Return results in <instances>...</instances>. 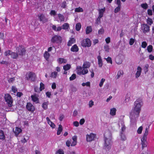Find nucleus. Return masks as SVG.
Masks as SVG:
<instances>
[{
	"label": "nucleus",
	"mask_w": 154,
	"mask_h": 154,
	"mask_svg": "<svg viewBox=\"0 0 154 154\" xmlns=\"http://www.w3.org/2000/svg\"><path fill=\"white\" fill-rule=\"evenodd\" d=\"M143 103L141 99L139 98L134 103V107L130 113L131 125L132 127L136 126L137 120L138 118L141 110V107Z\"/></svg>",
	"instance_id": "obj_1"
},
{
	"label": "nucleus",
	"mask_w": 154,
	"mask_h": 154,
	"mask_svg": "<svg viewBox=\"0 0 154 154\" xmlns=\"http://www.w3.org/2000/svg\"><path fill=\"white\" fill-rule=\"evenodd\" d=\"M26 78L28 80L34 82L36 80V75L32 72H29L26 74Z\"/></svg>",
	"instance_id": "obj_2"
},
{
	"label": "nucleus",
	"mask_w": 154,
	"mask_h": 154,
	"mask_svg": "<svg viewBox=\"0 0 154 154\" xmlns=\"http://www.w3.org/2000/svg\"><path fill=\"white\" fill-rule=\"evenodd\" d=\"M17 53L19 55L23 56L25 54L26 50L22 45H19L16 48Z\"/></svg>",
	"instance_id": "obj_3"
},
{
	"label": "nucleus",
	"mask_w": 154,
	"mask_h": 154,
	"mask_svg": "<svg viewBox=\"0 0 154 154\" xmlns=\"http://www.w3.org/2000/svg\"><path fill=\"white\" fill-rule=\"evenodd\" d=\"M61 37L60 35H54L51 40V42L53 43H59L61 42Z\"/></svg>",
	"instance_id": "obj_4"
},
{
	"label": "nucleus",
	"mask_w": 154,
	"mask_h": 154,
	"mask_svg": "<svg viewBox=\"0 0 154 154\" xmlns=\"http://www.w3.org/2000/svg\"><path fill=\"white\" fill-rule=\"evenodd\" d=\"M5 98L6 102L8 104V106L11 107L12 105L13 100L10 95L9 94H5Z\"/></svg>",
	"instance_id": "obj_5"
},
{
	"label": "nucleus",
	"mask_w": 154,
	"mask_h": 154,
	"mask_svg": "<svg viewBox=\"0 0 154 154\" xmlns=\"http://www.w3.org/2000/svg\"><path fill=\"white\" fill-rule=\"evenodd\" d=\"M108 133L109 135L108 137L106 136L105 134H104L105 144H111L112 143L111 133L109 132H108Z\"/></svg>",
	"instance_id": "obj_6"
},
{
	"label": "nucleus",
	"mask_w": 154,
	"mask_h": 154,
	"mask_svg": "<svg viewBox=\"0 0 154 154\" xmlns=\"http://www.w3.org/2000/svg\"><path fill=\"white\" fill-rule=\"evenodd\" d=\"M82 45L84 47H89L91 45V41L88 38L84 39L82 41L81 43Z\"/></svg>",
	"instance_id": "obj_7"
},
{
	"label": "nucleus",
	"mask_w": 154,
	"mask_h": 154,
	"mask_svg": "<svg viewBox=\"0 0 154 154\" xmlns=\"http://www.w3.org/2000/svg\"><path fill=\"white\" fill-rule=\"evenodd\" d=\"M141 29L143 33H146L149 32L150 27L147 24H143L141 25Z\"/></svg>",
	"instance_id": "obj_8"
},
{
	"label": "nucleus",
	"mask_w": 154,
	"mask_h": 154,
	"mask_svg": "<svg viewBox=\"0 0 154 154\" xmlns=\"http://www.w3.org/2000/svg\"><path fill=\"white\" fill-rule=\"evenodd\" d=\"M37 16L39 20L40 21H42L43 23H46L48 21V19L43 14H38Z\"/></svg>",
	"instance_id": "obj_9"
},
{
	"label": "nucleus",
	"mask_w": 154,
	"mask_h": 154,
	"mask_svg": "<svg viewBox=\"0 0 154 154\" xmlns=\"http://www.w3.org/2000/svg\"><path fill=\"white\" fill-rule=\"evenodd\" d=\"M96 136L95 134L91 133L90 134H87L86 136V139L87 141L90 142L94 140Z\"/></svg>",
	"instance_id": "obj_10"
},
{
	"label": "nucleus",
	"mask_w": 154,
	"mask_h": 154,
	"mask_svg": "<svg viewBox=\"0 0 154 154\" xmlns=\"http://www.w3.org/2000/svg\"><path fill=\"white\" fill-rule=\"evenodd\" d=\"M26 109L29 111L33 112L35 110L34 106L30 103H28L26 105Z\"/></svg>",
	"instance_id": "obj_11"
},
{
	"label": "nucleus",
	"mask_w": 154,
	"mask_h": 154,
	"mask_svg": "<svg viewBox=\"0 0 154 154\" xmlns=\"http://www.w3.org/2000/svg\"><path fill=\"white\" fill-rule=\"evenodd\" d=\"M31 97L33 102H35L36 103H39V99L36 97V94H35L33 95H32Z\"/></svg>",
	"instance_id": "obj_12"
},
{
	"label": "nucleus",
	"mask_w": 154,
	"mask_h": 154,
	"mask_svg": "<svg viewBox=\"0 0 154 154\" xmlns=\"http://www.w3.org/2000/svg\"><path fill=\"white\" fill-rule=\"evenodd\" d=\"M142 69L140 66H138L137 68V71L135 74L136 78H138L141 74Z\"/></svg>",
	"instance_id": "obj_13"
},
{
	"label": "nucleus",
	"mask_w": 154,
	"mask_h": 154,
	"mask_svg": "<svg viewBox=\"0 0 154 154\" xmlns=\"http://www.w3.org/2000/svg\"><path fill=\"white\" fill-rule=\"evenodd\" d=\"M70 50L72 51L77 52L79 51V49L77 45L75 44L72 46Z\"/></svg>",
	"instance_id": "obj_14"
},
{
	"label": "nucleus",
	"mask_w": 154,
	"mask_h": 154,
	"mask_svg": "<svg viewBox=\"0 0 154 154\" xmlns=\"http://www.w3.org/2000/svg\"><path fill=\"white\" fill-rule=\"evenodd\" d=\"M91 66V63L88 62H84L82 66V68L83 69H86L89 68Z\"/></svg>",
	"instance_id": "obj_15"
},
{
	"label": "nucleus",
	"mask_w": 154,
	"mask_h": 154,
	"mask_svg": "<svg viewBox=\"0 0 154 154\" xmlns=\"http://www.w3.org/2000/svg\"><path fill=\"white\" fill-rule=\"evenodd\" d=\"M22 131V130L20 128L16 127L14 133L16 136H17L19 135V134Z\"/></svg>",
	"instance_id": "obj_16"
},
{
	"label": "nucleus",
	"mask_w": 154,
	"mask_h": 154,
	"mask_svg": "<svg viewBox=\"0 0 154 154\" xmlns=\"http://www.w3.org/2000/svg\"><path fill=\"white\" fill-rule=\"evenodd\" d=\"M98 60V64L99 67H101L102 66L103 63L101 57L100 56H98L97 57Z\"/></svg>",
	"instance_id": "obj_17"
},
{
	"label": "nucleus",
	"mask_w": 154,
	"mask_h": 154,
	"mask_svg": "<svg viewBox=\"0 0 154 154\" xmlns=\"http://www.w3.org/2000/svg\"><path fill=\"white\" fill-rule=\"evenodd\" d=\"M77 69H79V71L82 70V72H83V75H85L87 74L88 72V69H84L82 70V67L81 66H79V67H77Z\"/></svg>",
	"instance_id": "obj_18"
},
{
	"label": "nucleus",
	"mask_w": 154,
	"mask_h": 154,
	"mask_svg": "<svg viewBox=\"0 0 154 154\" xmlns=\"http://www.w3.org/2000/svg\"><path fill=\"white\" fill-rule=\"evenodd\" d=\"M11 56L12 58L13 59H17L18 57V54L17 53L13 52L11 51Z\"/></svg>",
	"instance_id": "obj_19"
},
{
	"label": "nucleus",
	"mask_w": 154,
	"mask_h": 154,
	"mask_svg": "<svg viewBox=\"0 0 154 154\" xmlns=\"http://www.w3.org/2000/svg\"><path fill=\"white\" fill-rule=\"evenodd\" d=\"M92 31V27L91 26H87L86 29V33L87 34H89Z\"/></svg>",
	"instance_id": "obj_20"
},
{
	"label": "nucleus",
	"mask_w": 154,
	"mask_h": 154,
	"mask_svg": "<svg viewBox=\"0 0 154 154\" xmlns=\"http://www.w3.org/2000/svg\"><path fill=\"white\" fill-rule=\"evenodd\" d=\"M57 61L60 64L64 63H66L67 62V60L63 58H59L58 60Z\"/></svg>",
	"instance_id": "obj_21"
},
{
	"label": "nucleus",
	"mask_w": 154,
	"mask_h": 154,
	"mask_svg": "<svg viewBox=\"0 0 154 154\" xmlns=\"http://www.w3.org/2000/svg\"><path fill=\"white\" fill-rule=\"evenodd\" d=\"M124 74L122 70H120L117 73V74L116 76V79H119L121 76L123 75Z\"/></svg>",
	"instance_id": "obj_22"
},
{
	"label": "nucleus",
	"mask_w": 154,
	"mask_h": 154,
	"mask_svg": "<svg viewBox=\"0 0 154 154\" xmlns=\"http://www.w3.org/2000/svg\"><path fill=\"white\" fill-rule=\"evenodd\" d=\"M75 42V39L73 38H71L68 42L67 45L68 46H70L73 44Z\"/></svg>",
	"instance_id": "obj_23"
},
{
	"label": "nucleus",
	"mask_w": 154,
	"mask_h": 154,
	"mask_svg": "<svg viewBox=\"0 0 154 154\" xmlns=\"http://www.w3.org/2000/svg\"><path fill=\"white\" fill-rule=\"evenodd\" d=\"M116 110L115 108H113L110 109V114L112 116H114L116 115Z\"/></svg>",
	"instance_id": "obj_24"
},
{
	"label": "nucleus",
	"mask_w": 154,
	"mask_h": 154,
	"mask_svg": "<svg viewBox=\"0 0 154 154\" xmlns=\"http://www.w3.org/2000/svg\"><path fill=\"white\" fill-rule=\"evenodd\" d=\"M49 104V102L47 101V102H44L42 105V107L44 109H46L48 108V106Z\"/></svg>",
	"instance_id": "obj_25"
},
{
	"label": "nucleus",
	"mask_w": 154,
	"mask_h": 154,
	"mask_svg": "<svg viewBox=\"0 0 154 154\" xmlns=\"http://www.w3.org/2000/svg\"><path fill=\"white\" fill-rule=\"evenodd\" d=\"M141 140V144H146V136H143Z\"/></svg>",
	"instance_id": "obj_26"
},
{
	"label": "nucleus",
	"mask_w": 154,
	"mask_h": 154,
	"mask_svg": "<svg viewBox=\"0 0 154 154\" xmlns=\"http://www.w3.org/2000/svg\"><path fill=\"white\" fill-rule=\"evenodd\" d=\"M5 136L4 135V132L2 130H0V139L4 140L5 139Z\"/></svg>",
	"instance_id": "obj_27"
},
{
	"label": "nucleus",
	"mask_w": 154,
	"mask_h": 154,
	"mask_svg": "<svg viewBox=\"0 0 154 154\" xmlns=\"http://www.w3.org/2000/svg\"><path fill=\"white\" fill-rule=\"evenodd\" d=\"M71 67V66L70 65L67 64L66 65L63 66V69L65 71H67L70 69Z\"/></svg>",
	"instance_id": "obj_28"
},
{
	"label": "nucleus",
	"mask_w": 154,
	"mask_h": 154,
	"mask_svg": "<svg viewBox=\"0 0 154 154\" xmlns=\"http://www.w3.org/2000/svg\"><path fill=\"white\" fill-rule=\"evenodd\" d=\"M62 29H68L69 27V24L67 23H64L62 26Z\"/></svg>",
	"instance_id": "obj_29"
},
{
	"label": "nucleus",
	"mask_w": 154,
	"mask_h": 154,
	"mask_svg": "<svg viewBox=\"0 0 154 154\" xmlns=\"http://www.w3.org/2000/svg\"><path fill=\"white\" fill-rule=\"evenodd\" d=\"M21 146V145H19L18 146V150L20 152H23L24 151V147Z\"/></svg>",
	"instance_id": "obj_30"
},
{
	"label": "nucleus",
	"mask_w": 154,
	"mask_h": 154,
	"mask_svg": "<svg viewBox=\"0 0 154 154\" xmlns=\"http://www.w3.org/2000/svg\"><path fill=\"white\" fill-rule=\"evenodd\" d=\"M44 55L45 58L46 59V60H47L48 59L50 56V54L48 52L46 51L44 54Z\"/></svg>",
	"instance_id": "obj_31"
},
{
	"label": "nucleus",
	"mask_w": 154,
	"mask_h": 154,
	"mask_svg": "<svg viewBox=\"0 0 154 154\" xmlns=\"http://www.w3.org/2000/svg\"><path fill=\"white\" fill-rule=\"evenodd\" d=\"M77 137L76 136H74L72 137V140H73V141L71 144H76L77 143Z\"/></svg>",
	"instance_id": "obj_32"
},
{
	"label": "nucleus",
	"mask_w": 154,
	"mask_h": 154,
	"mask_svg": "<svg viewBox=\"0 0 154 154\" xmlns=\"http://www.w3.org/2000/svg\"><path fill=\"white\" fill-rule=\"evenodd\" d=\"M81 25L80 23H78L76 24L75 26V29L77 31H79L81 28Z\"/></svg>",
	"instance_id": "obj_33"
},
{
	"label": "nucleus",
	"mask_w": 154,
	"mask_h": 154,
	"mask_svg": "<svg viewBox=\"0 0 154 154\" xmlns=\"http://www.w3.org/2000/svg\"><path fill=\"white\" fill-rule=\"evenodd\" d=\"M75 12H82L83 11V10L82 8L79 7L75 8Z\"/></svg>",
	"instance_id": "obj_34"
},
{
	"label": "nucleus",
	"mask_w": 154,
	"mask_h": 154,
	"mask_svg": "<svg viewBox=\"0 0 154 154\" xmlns=\"http://www.w3.org/2000/svg\"><path fill=\"white\" fill-rule=\"evenodd\" d=\"M110 145H104L103 149L106 150V151H109L111 148Z\"/></svg>",
	"instance_id": "obj_35"
},
{
	"label": "nucleus",
	"mask_w": 154,
	"mask_h": 154,
	"mask_svg": "<svg viewBox=\"0 0 154 154\" xmlns=\"http://www.w3.org/2000/svg\"><path fill=\"white\" fill-rule=\"evenodd\" d=\"M55 154H64V152L62 149H59L56 151Z\"/></svg>",
	"instance_id": "obj_36"
},
{
	"label": "nucleus",
	"mask_w": 154,
	"mask_h": 154,
	"mask_svg": "<svg viewBox=\"0 0 154 154\" xmlns=\"http://www.w3.org/2000/svg\"><path fill=\"white\" fill-rule=\"evenodd\" d=\"M148 67L149 65L147 64L145 65V66L144 67L143 69L145 74H146L148 72Z\"/></svg>",
	"instance_id": "obj_37"
},
{
	"label": "nucleus",
	"mask_w": 154,
	"mask_h": 154,
	"mask_svg": "<svg viewBox=\"0 0 154 154\" xmlns=\"http://www.w3.org/2000/svg\"><path fill=\"white\" fill-rule=\"evenodd\" d=\"M120 135L121 136V139L122 140L125 141L126 139V137L124 133H120Z\"/></svg>",
	"instance_id": "obj_38"
},
{
	"label": "nucleus",
	"mask_w": 154,
	"mask_h": 154,
	"mask_svg": "<svg viewBox=\"0 0 154 154\" xmlns=\"http://www.w3.org/2000/svg\"><path fill=\"white\" fill-rule=\"evenodd\" d=\"M146 21L147 24L149 25H151L153 22L152 19L149 18H148L147 20Z\"/></svg>",
	"instance_id": "obj_39"
},
{
	"label": "nucleus",
	"mask_w": 154,
	"mask_h": 154,
	"mask_svg": "<svg viewBox=\"0 0 154 154\" xmlns=\"http://www.w3.org/2000/svg\"><path fill=\"white\" fill-rule=\"evenodd\" d=\"M40 91H42L45 89V85L42 82H41L40 83Z\"/></svg>",
	"instance_id": "obj_40"
},
{
	"label": "nucleus",
	"mask_w": 154,
	"mask_h": 154,
	"mask_svg": "<svg viewBox=\"0 0 154 154\" xmlns=\"http://www.w3.org/2000/svg\"><path fill=\"white\" fill-rule=\"evenodd\" d=\"M105 11V8L103 9L102 8L100 9L99 10V15H102L103 16V13Z\"/></svg>",
	"instance_id": "obj_41"
},
{
	"label": "nucleus",
	"mask_w": 154,
	"mask_h": 154,
	"mask_svg": "<svg viewBox=\"0 0 154 154\" xmlns=\"http://www.w3.org/2000/svg\"><path fill=\"white\" fill-rule=\"evenodd\" d=\"M153 49V47L152 45H150L147 47L148 51L149 53L151 52Z\"/></svg>",
	"instance_id": "obj_42"
},
{
	"label": "nucleus",
	"mask_w": 154,
	"mask_h": 154,
	"mask_svg": "<svg viewBox=\"0 0 154 154\" xmlns=\"http://www.w3.org/2000/svg\"><path fill=\"white\" fill-rule=\"evenodd\" d=\"M104 48L105 51L107 52H109V48L108 45H106L104 46Z\"/></svg>",
	"instance_id": "obj_43"
},
{
	"label": "nucleus",
	"mask_w": 154,
	"mask_h": 154,
	"mask_svg": "<svg viewBox=\"0 0 154 154\" xmlns=\"http://www.w3.org/2000/svg\"><path fill=\"white\" fill-rule=\"evenodd\" d=\"M141 6L142 8L145 9H146L148 7V5L146 3L141 4Z\"/></svg>",
	"instance_id": "obj_44"
},
{
	"label": "nucleus",
	"mask_w": 154,
	"mask_h": 154,
	"mask_svg": "<svg viewBox=\"0 0 154 154\" xmlns=\"http://www.w3.org/2000/svg\"><path fill=\"white\" fill-rule=\"evenodd\" d=\"M58 16L60 20L61 21H64V17L63 15L60 14H58Z\"/></svg>",
	"instance_id": "obj_45"
},
{
	"label": "nucleus",
	"mask_w": 154,
	"mask_h": 154,
	"mask_svg": "<svg viewBox=\"0 0 154 154\" xmlns=\"http://www.w3.org/2000/svg\"><path fill=\"white\" fill-rule=\"evenodd\" d=\"M135 41V40L134 38H131L130 39L129 42V45H132L134 43Z\"/></svg>",
	"instance_id": "obj_46"
},
{
	"label": "nucleus",
	"mask_w": 154,
	"mask_h": 154,
	"mask_svg": "<svg viewBox=\"0 0 154 154\" xmlns=\"http://www.w3.org/2000/svg\"><path fill=\"white\" fill-rule=\"evenodd\" d=\"M76 78V75L75 74H72L69 78L70 81H72L74 80Z\"/></svg>",
	"instance_id": "obj_47"
},
{
	"label": "nucleus",
	"mask_w": 154,
	"mask_h": 154,
	"mask_svg": "<svg viewBox=\"0 0 154 154\" xmlns=\"http://www.w3.org/2000/svg\"><path fill=\"white\" fill-rule=\"evenodd\" d=\"M105 59L106 60V61H107V63H109L112 64V61L111 57H108L107 58H105Z\"/></svg>",
	"instance_id": "obj_48"
},
{
	"label": "nucleus",
	"mask_w": 154,
	"mask_h": 154,
	"mask_svg": "<svg viewBox=\"0 0 154 154\" xmlns=\"http://www.w3.org/2000/svg\"><path fill=\"white\" fill-rule=\"evenodd\" d=\"M66 6V3L65 1H63L61 5V7L63 8H65Z\"/></svg>",
	"instance_id": "obj_49"
},
{
	"label": "nucleus",
	"mask_w": 154,
	"mask_h": 154,
	"mask_svg": "<svg viewBox=\"0 0 154 154\" xmlns=\"http://www.w3.org/2000/svg\"><path fill=\"white\" fill-rule=\"evenodd\" d=\"M57 73V72H52L51 75V76L52 77L55 78L56 77Z\"/></svg>",
	"instance_id": "obj_50"
},
{
	"label": "nucleus",
	"mask_w": 154,
	"mask_h": 154,
	"mask_svg": "<svg viewBox=\"0 0 154 154\" xmlns=\"http://www.w3.org/2000/svg\"><path fill=\"white\" fill-rule=\"evenodd\" d=\"M11 51L10 50H8L7 51L5 52V55L6 56H9L10 55H11Z\"/></svg>",
	"instance_id": "obj_51"
},
{
	"label": "nucleus",
	"mask_w": 154,
	"mask_h": 154,
	"mask_svg": "<svg viewBox=\"0 0 154 154\" xmlns=\"http://www.w3.org/2000/svg\"><path fill=\"white\" fill-rule=\"evenodd\" d=\"M143 130V127L142 126H140L137 130V132L138 134H140L142 133Z\"/></svg>",
	"instance_id": "obj_52"
},
{
	"label": "nucleus",
	"mask_w": 154,
	"mask_h": 154,
	"mask_svg": "<svg viewBox=\"0 0 154 154\" xmlns=\"http://www.w3.org/2000/svg\"><path fill=\"white\" fill-rule=\"evenodd\" d=\"M105 81V79L104 78H102L100 80V82L99 84V86L100 87H101L102 86L103 83L104 81Z\"/></svg>",
	"instance_id": "obj_53"
},
{
	"label": "nucleus",
	"mask_w": 154,
	"mask_h": 154,
	"mask_svg": "<svg viewBox=\"0 0 154 154\" xmlns=\"http://www.w3.org/2000/svg\"><path fill=\"white\" fill-rule=\"evenodd\" d=\"M98 33L100 34H103L104 32V30L103 28H102L98 31Z\"/></svg>",
	"instance_id": "obj_54"
},
{
	"label": "nucleus",
	"mask_w": 154,
	"mask_h": 154,
	"mask_svg": "<svg viewBox=\"0 0 154 154\" xmlns=\"http://www.w3.org/2000/svg\"><path fill=\"white\" fill-rule=\"evenodd\" d=\"M149 129V126H148V127H146L145 129V132L144 133V135L145 136H146L148 134V129Z\"/></svg>",
	"instance_id": "obj_55"
},
{
	"label": "nucleus",
	"mask_w": 154,
	"mask_h": 154,
	"mask_svg": "<svg viewBox=\"0 0 154 154\" xmlns=\"http://www.w3.org/2000/svg\"><path fill=\"white\" fill-rule=\"evenodd\" d=\"M50 14L51 15H53V16H55L56 14V12L55 10H51L50 12Z\"/></svg>",
	"instance_id": "obj_56"
},
{
	"label": "nucleus",
	"mask_w": 154,
	"mask_h": 154,
	"mask_svg": "<svg viewBox=\"0 0 154 154\" xmlns=\"http://www.w3.org/2000/svg\"><path fill=\"white\" fill-rule=\"evenodd\" d=\"M147 45V44L146 42L145 41L143 42L141 44V46L143 48H146Z\"/></svg>",
	"instance_id": "obj_57"
},
{
	"label": "nucleus",
	"mask_w": 154,
	"mask_h": 154,
	"mask_svg": "<svg viewBox=\"0 0 154 154\" xmlns=\"http://www.w3.org/2000/svg\"><path fill=\"white\" fill-rule=\"evenodd\" d=\"M121 7L118 6L114 10V12L116 13L118 12L120 10Z\"/></svg>",
	"instance_id": "obj_58"
},
{
	"label": "nucleus",
	"mask_w": 154,
	"mask_h": 154,
	"mask_svg": "<svg viewBox=\"0 0 154 154\" xmlns=\"http://www.w3.org/2000/svg\"><path fill=\"white\" fill-rule=\"evenodd\" d=\"M130 99V96L129 95L127 94L125 97V101L126 102H128Z\"/></svg>",
	"instance_id": "obj_59"
},
{
	"label": "nucleus",
	"mask_w": 154,
	"mask_h": 154,
	"mask_svg": "<svg viewBox=\"0 0 154 154\" xmlns=\"http://www.w3.org/2000/svg\"><path fill=\"white\" fill-rule=\"evenodd\" d=\"M71 91L72 92H75L77 91V88H76L73 85L71 86Z\"/></svg>",
	"instance_id": "obj_60"
},
{
	"label": "nucleus",
	"mask_w": 154,
	"mask_h": 154,
	"mask_svg": "<svg viewBox=\"0 0 154 154\" xmlns=\"http://www.w3.org/2000/svg\"><path fill=\"white\" fill-rule=\"evenodd\" d=\"M12 91L15 93L17 91V89L15 87L13 86L11 88Z\"/></svg>",
	"instance_id": "obj_61"
},
{
	"label": "nucleus",
	"mask_w": 154,
	"mask_h": 154,
	"mask_svg": "<svg viewBox=\"0 0 154 154\" xmlns=\"http://www.w3.org/2000/svg\"><path fill=\"white\" fill-rule=\"evenodd\" d=\"M48 124L50 125V126L52 128H55L56 126L54 124V123H53L51 121V122L49 123Z\"/></svg>",
	"instance_id": "obj_62"
},
{
	"label": "nucleus",
	"mask_w": 154,
	"mask_h": 154,
	"mask_svg": "<svg viewBox=\"0 0 154 154\" xmlns=\"http://www.w3.org/2000/svg\"><path fill=\"white\" fill-rule=\"evenodd\" d=\"M126 129V127L125 125H123L121 128V131L120 133H123Z\"/></svg>",
	"instance_id": "obj_63"
},
{
	"label": "nucleus",
	"mask_w": 154,
	"mask_h": 154,
	"mask_svg": "<svg viewBox=\"0 0 154 154\" xmlns=\"http://www.w3.org/2000/svg\"><path fill=\"white\" fill-rule=\"evenodd\" d=\"M100 23V19L97 18L96 20V24L98 25Z\"/></svg>",
	"instance_id": "obj_64"
}]
</instances>
